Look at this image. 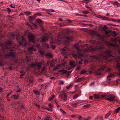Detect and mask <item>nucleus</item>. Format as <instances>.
<instances>
[{"label":"nucleus","mask_w":120,"mask_h":120,"mask_svg":"<svg viewBox=\"0 0 120 120\" xmlns=\"http://www.w3.org/2000/svg\"><path fill=\"white\" fill-rule=\"evenodd\" d=\"M112 52L110 50H108L104 52H101L99 55L90 56V57H91L94 59L98 60L100 62L102 63V62L101 58V56L107 58L108 56H112Z\"/></svg>","instance_id":"1"},{"label":"nucleus","mask_w":120,"mask_h":120,"mask_svg":"<svg viewBox=\"0 0 120 120\" xmlns=\"http://www.w3.org/2000/svg\"><path fill=\"white\" fill-rule=\"evenodd\" d=\"M82 42L81 41H80L79 42H78L75 45H74V46L77 49V54H73L72 55L76 59H79L81 57H83V54L82 53L80 54V52L81 50L79 49L78 46V45L80 42Z\"/></svg>","instance_id":"2"},{"label":"nucleus","mask_w":120,"mask_h":120,"mask_svg":"<svg viewBox=\"0 0 120 120\" xmlns=\"http://www.w3.org/2000/svg\"><path fill=\"white\" fill-rule=\"evenodd\" d=\"M104 48V47L103 46H102L101 47L98 46L94 48H93L91 47H90L89 48H88L87 49L85 50H84V52H88L89 51H96L101 49L103 48Z\"/></svg>","instance_id":"3"},{"label":"nucleus","mask_w":120,"mask_h":120,"mask_svg":"<svg viewBox=\"0 0 120 120\" xmlns=\"http://www.w3.org/2000/svg\"><path fill=\"white\" fill-rule=\"evenodd\" d=\"M11 44V42L10 41L6 42L5 44H1V46L2 48V51L8 48V46H10Z\"/></svg>","instance_id":"4"},{"label":"nucleus","mask_w":120,"mask_h":120,"mask_svg":"<svg viewBox=\"0 0 120 120\" xmlns=\"http://www.w3.org/2000/svg\"><path fill=\"white\" fill-rule=\"evenodd\" d=\"M105 69H106V71H110L111 70L110 68H107V67L106 65H102L100 66V68L98 69L97 71H101Z\"/></svg>","instance_id":"5"},{"label":"nucleus","mask_w":120,"mask_h":120,"mask_svg":"<svg viewBox=\"0 0 120 120\" xmlns=\"http://www.w3.org/2000/svg\"><path fill=\"white\" fill-rule=\"evenodd\" d=\"M42 64V63L41 62H39L36 64L33 63L30 64V66L35 67L38 69L39 70L41 68Z\"/></svg>","instance_id":"6"},{"label":"nucleus","mask_w":120,"mask_h":120,"mask_svg":"<svg viewBox=\"0 0 120 120\" xmlns=\"http://www.w3.org/2000/svg\"><path fill=\"white\" fill-rule=\"evenodd\" d=\"M16 40L19 41V43L20 45H22L23 41L25 40V39L24 38L23 36H22L21 37H17Z\"/></svg>","instance_id":"7"},{"label":"nucleus","mask_w":120,"mask_h":120,"mask_svg":"<svg viewBox=\"0 0 120 120\" xmlns=\"http://www.w3.org/2000/svg\"><path fill=\"white\" fill-rule=\"evenodd\" d=\"M49 38V37L48 35L44 36L41 38L42 41V42H45L47 41Z\"/></svg>","instance_id":"8"},{"label":"nucleus","mask_w":120,"mask_h":120,"mask_svg":"<svg viewBox=\"0 0 120 120\" xmlns=\"http://www.w3.org/2000/svg\"><path fill=\"white\" fill-rule=\"evenodd\" d=\"M105 44L107 46L112 47H118V45H114L113 44L107 42H105Z\"/></svg>","instance_id":"9"},{"label":"nucleus","mask_w":120,"mask_h":120,"mask_svg":"<svg viewBox=\"0 0 120 120\" xmlns=\"http://www.w3.org/2000/svg\"><path fill=\"white\" fill-rule=\"evenodd\" d=\"M63 51L62 52V53L64 54V53L67 52L68 51H69V49L68 48H64L61 49Z\"/></svg>","instance_id":"10"},{"label":"nucleus","mask_w":120,"mask_h":120,"mask_svg":"<svg viewBox=\"0 0 120 120\" xmlns=\"http://www.w3.org/2000/svg\"><path fill=\"white\" fill-rule=\"evenodd\" d=\"M60 95L61 97L64 99V101H66L67 99V96L66 94H61Z\"/></svg>","instance_id":"11"},{"label":"nucleus","mask_w":120,"mask_h":120,"mask_svg":"<svg viewBox=\"0 0 120 120\" xmlns=\"http://www.w3.org/2000/svg\"><path fill=\"white\" fill-rule=\"evenodd\" d=\"M25 35H28V40L29 41L30 40V33L29 32V31L28 30H27L25 31Z\"/></svg>","instance_id":"12"},{"label":"nucleus","mask_w":120,"mask_h":120,"mask_svg":"<svg viewBox=\"0 0 120 120\" xmlns=\"http://www.w3.org/2000/svg\"><path fill=\"white\" fill-rule=\"evenodd\" d=\"M89 42L91 43L94 44H98L100 43V42L99 41H95L93 40H90Z\"/></svg>","instance_id":"13"},{"label":"nucleus","mask_w":120,"mask_h":120,"mask_svg":"<svg viewBox=\"0 0 120 120\" xmlns=\"http://www.w3.org/2000/svg\"><path fill=\"white\" fill-rule=\"evenodd\" d=\"M53 61H48L47 62V64L48 65H49V64H50V65L51 66L53 67L54 64H53Z\"/></svg>","instance_id":"14"},{"label":"nucleus","mask_w":120,"mask_h":120,"mask_svg":"<svg viewBox=\"0 0 120 120\" xmlns=\"http://www.w3.org/2000/svg\"><path fill=\"white\" fill-rule=\"evenodd\" d=\"M114 77L115 76L113 74H110L107 76V79L109 80H110V78Z\"/></svg>","instance_id":"15"},{"label":"nucleus","mask_w":120,"mask_h":120,"mask_svg":"<svg viewBox=\"0 0 120 120\" xmlns=\"http://www.w3.org/2000/svg\"><path fill=\"white\" fill-rule=\"evenodd\" d=\"M116 68H117L120 71V63L118 62L116 64Z\"/></svg>","instance_id":"16"},{"label":"nucleus","mask_w":120,"mask_h":120,"mask_svg":"<svg viewBox=\"0 0 120 120\" xmlns=\"http://www.w3.org/2000/svg\"><path fill=\"white\" fill-rule=\"evenodd\" d=\"M44 120H53L52 118L47 116L45 118Z\"/></svg>","instance_id":"17"},{"label":"nucleus","mask_w":120,"mask_h":120,"mask_svg":"<svg viewBox=\"0 0 120 120\" xmlns=\"http://www.w3.org/2000/svg\"><path fill=\"white\" fill-rule=\"evenodd\" d=\"M67 71L65 70H60L59 71V73L61 74H64L66 73Z\"/></svg>","instance_id":"18"},{"label":"nucleus","mask_w":120,"mask_h":120,"mask_svg":"<svg viewBox=\"0 0 120 120\" xmlns=\"http://www.w3.org/2000/svg\"><path fill=\"white\" fill-rule=\"evenodd\" d=\"M101 19L103 20H110V19L109 18H107L105 16H103L101 17Z\"/></svg>","instance_id":"19"},{"label":"nucleus","mask_w":120,"mask_h":120,"mask_svg":"<svg viewBox=\"0 0 120 120\" xmlns=\"http://www.w3.org/2000/svg\"><path fill=\"white\" fill-rule=\"evenodd\" d=\"M107 100L109 101H113L115 100V98H107Z\"/></svg>","instance_id":"20"},{"label":"nucleus","mask_w":120,"mask_h":120,"mask_svg":"<svg viewBox=\"0 0 120 120\" xmlns=\"http://www.w3.org/2000/svg\"><path fill=\"white\" fill-rule=\"evenodd\" d=\"M64 32L66 33L67 34H68L70 32V31L68 29H64Z\"/></svg>","instance_id":"21"},{"label":"nucleus","mask_w":120,"mask_h":120,"mask_svg":"<svg viewBox=\"0 0 120 120\" xmlns=\"http://www.w3.org/2000/svg\"><path fill=\"white\" fill-rule=\"evenodd\" d=\"M91 35L93 36L96 35L97 34V32L94 31H91Z\"/></svg>","instance_id":"22"},{"label":"nucleus","mask_w":120,"mask_h":120,"mask_svg":"<svg viewBox=\"0 0 120 120\" xmlns=\"http://www.w3.org/2000/svg\"><path fill=\"white\" fill-rule=\"evenodd\" d=\"M49 109L51 110V112L52 111V109L53 108V105H52L51 104H49Z\"/></svg>","instance_id":"23"},{"label":"nucleus","mask_w":120,"mask_h":120,"mask_svg":"<svg viewBox=\"0 0 120 120\" xmlns=\"http://www.w3.org/2000/svg\"><path fill=\"white\" fill-rule=\"evenodd\" d=\"M46 56V57H48L49 58L52 57V54L51 53H48L47 54Z\"/></svg>","instance_id":"24"},{"label":"nucleus","mask_w":120,"mask_h":120,"mask_svg":"<svg viewBox=\"0 0 120 120\" xmlns=\"http://www.w3.org/2000/svg\"><path fill=\"white\" fill-rule=\"evenodd\" d=\"M10 57H14L15 56V54L11 52H9Z\"/></svg>","instance_id":"25"},{"label":"nucleus","mask_w":120,"mask_h":120,"mask_svg":"<svg viewBox=\"0 0 120 120\" xmlns=\"http://www.w3.org/2000/svg\"><path fill=\"white\" fill-rule=\"evenodd\" d=\"M42 109H45L47 110L48 111H51V110L50 109H49L47 107L45 106H42Z\"/></svg>","instance_id":"26"},{"label":"nucleus","mask_w":120,"mask_h":120,"mask_svg":"<svg viewBox=\"0 0 120 120\" xmlns=\"http://www.w3.org/2000/svg\"><path fill=\"white\" fill-rule=\"evenodd\" d=\"M66 38L68 40H70L71 41L73 40V37L72 36L66 37Z\"/></svg>","instance_id":"27"},{"label":"nucleus","mask_w":120,"mask_h":120,"mask_svg":"<svg viewBox=\"0 0 120 120\" xmlns=\"http://www.w3.org/2000/svg\"><path fill=\"white\" fill-rule=\"evenodd\" d=\"M5 57V58H8L10 57V55L9 54V52H8L5 54L4 56Z\"/></svg>","instance_id":"28"},{"label":"nucleus","mask_w":120,"mask_h":120,"mask_svg":"<svg viewBox=\"0 0 120 120\" xmlns=\"http://www.w3.org/2000/svg\"><path fill=\"white\" fill-rule=\"evenodd\" d=\"M120 110V107H118L117 109L115 110L114 111V112L116 113H118Z\"/></svg>","instance_id":"29"},{"label":"nucleus","mask_w":120,"mask_h":120,"mask_svg":"<svg viewBox=\"0 0 120 120\" xmlns=\"http://www.w3.org/2000/svg\"><path fill=\"white\" fill-rule=\"evenodd\" d=\"M115 59L116 61H120V56H116L115 58Z\"/></svg>","instance_id":"30"},{"label":"nucleus","mask_w":120,"mask_h":120,"mask_svg":"<svg viewBox=\"0 0 120 120\" xmlns=\"http://www.w3.org/2000/svg\"><path fill=\"white\" fill-rule=\"evenodd\" d=\"M71 105L74 107H76L78 106V104L77 103L72 104Z\"/></svg>","instance_id":"31"},{"label":"nucleus","mask_w":120,"mask_h":120,"mask_svg":"<svg viewBox=\"0 0 120 120\" xmlns=\"http://www.w3.org/2000/svg\"><path fill=\"white\" fill-rule=\"evenodd\" d=\"M55 97V96L54 95H53L52 97H51L49 99V101H52Z\"/></svg>","instance_id":"32"},{"label":"nucleus","mask_w":120,"mask_h":120,"mask_svg":"<svg viewBox=\"0 0 120 120\" xmlns=\"http://www.w3.org/2000/svg\"><path fill=\"white\" fill-rule=\"evenodd\" d=\"M70 64L71 66H74L75 65V62L73 61H70L69 63Z\"/></svg>","instance_id":"33"},{"label":"nucleus","mask_w":120,"mask_h":120,"mask_svg":"<svg viewBox=\"0 0 120 120\" xmlns=\"http://www.w3.org/2000/svg\"><path fill=\"white\" fill-rule=\"evenodd\" d=\"M82 13L84 14H88L89 13V12L87 11H82Z\"/></svg>","instance_id":"34"},{"label":"nucleus","mask_w":120,"mask_h":120,"mask_svg":"<svg viewBox=\"0 0 120 120\" xmlns=\"http://www.w3.org/2000/svg\"><path fill=\"white\" fill-rule=\"evenodd\" d=\"M112 34L113 36H116L117 35V34L116 33V32L115 31H113L112 32Z\"/></svg>","instance_id":"35"},{"label":"nucleus","mask_w":120,"mask_h":120,"mask_svg":"<svg viewBox=\"0 0 120 120\" xmlns=\"http://www.w3.org/2000/svg\"><path fill=\"white\" fill-rule=\"evenodd\" d=\"M12 98H14V99H16L18 98V95H13L11 97Z\"/></svg>","instance_id":"36"},{"label":"nucleus","mask_w":120,"mask_h":120,"mask_svg":"<svg viewBox=\"0 0 120 120\" xmlns=\"http://www.w3.org/2000/svg\"><path fill=\"white\" fill-rule=\"evenodd\" d=\"M83 79L82 78H80L77 79V82H80Z\"/></svg>","instance_id":"37"},{"label":"nucleus","mask_w":120,"mask_h":120,"mask_svg":"<svg viewBox=\"0 0 120 120\" xmlns=\"http://www.w3.org/2000/svg\"><path fill=\"white\" fill-rule=\"evenodd\" d=\"M36 21L38 23H40L41 22V20L40 19H38L36 20Z\"/></svg>","instance_id":"38"},{"label":"nucleus","mask_w":120,"mask_h":120,"mask_svg":"<svg viewBox=\"0 0 120 120\" xmlns=\"http://www.w3.org/2000/svg\"><path fill=\"white\" fill-rule=\"evenodd\" d=\"M109 97L111 98H116L115 96L112 94H110Z\"/></svg>","instance_id":"39"},{"label":"nucleus","mask_w":120,"mask_h":120,"mask_svg":"<svg viewBox=\"0 0 120 120\" xmlns=\"http://www.w3.org/2000/svg\"><path fill=\"white\" fill-rule=\"evenodd\" d=\"M110 111H109V112L107 113V114H106L105 115V118H107V117L109 116L110 115Z\"/></svg>","instance_id":"40"},{"label":"nucleus","mask_w":120,"mask_h":120,"mask_svg":"<svg viewBox=\"0 0 120 120\" xmlns=\"http://www.w3.org/2000/svg\"><path fill=\"white\" fill-rule=\"evenodd\" d=\"M86 72V71L85 70H83L81 71V73L82 74H85Z\"/></svg>","instance_id":"41"},{"label":"nucleus","mask_w":120,"mask_h":120,"mask_svg":"<svg viewBox=\"0 0 120 120\" xmlns=\"http://www.w3.org/2000/svg\"><path fill=\"white\" fill-rule=\"evenodd\" d=\"M38 52L41 54L42 55H44V52L42 51L39 50L38 51Z\"/></svg>","instance_id":"42"},{"label":"nucleus","mask_w":120,"mask_h":120,"mask_svg":"<svg viewBox=\"0 0 120 120\" xmlns=\"http://www.w3.org/2000/svg\"><path fill=\"white\" fill-rule=\"evenodd\" d=\"M60 111L64 114H65L66 113V112L64 111L61 109H60Z\"/></svg>","instance_id":"43"},{"label":"nucleus","mask_w":120,"mask_h":120,"mask_svg":"<svg viewBox=\"0 0 120 120\" xmlns=\"http://www.w3.org/2000/svg\"><path fill=\"white\" fill-rule=\"evenodd\" d=\"M90 105L89 104H87L83 106V107L85 108H88L90 107Z\"/></svg>","instance_id":"44"},{"label":"nucleus","mask_w":120,"mask_h":120,"mask_svg":"<svg viewBox=\"0 0 120 120\" xmlns=\"http://www.w3.org/2000/svg\"><path fill=\"white\" fill-rule=\"evenodd\" d=\"M30 41H32V39H33L34 40V37L32 34L30 33Z\"/></svg>","instance_id":"45"},{"label":"nucleus","mask_w":120,"mask_h":120,"mask_svg":"<svg viewBox=\"0 0 120 120\" xmlns=\"http://www.w3.org/2000/svg\"><path fill=\"white\" fill-rule=\"evenodd\" d=\"M46 69V67L45 66L43 67L42 69V71H43L45 70Z\"/></svg>","instance_id":"46"},{"label":"nucleus","mask_w":120,"mask_h":120,"mask_svg":"<svg viewBox=\"0 0 120 120\" xmlns=\"http://www.w3.org/2000/svg\"><path fill=\"white\" fill-rule=\"evenodd\" d=\"M114 4L116 5L117 6H120V4L117 2H114Z\"/></svg>","instance_id":"47"},{"label":"nucleus","mask_w":120,"mask_h":120,"mask_svg":"<svg viewBox=\"0 0 120 120\" xmlns=\"http://www.w3.org/2000/svg\"><path fill=\"white\" fill-rule=\"evenodd\" d=\"M57 100V99H55V102L56 103V105L57 107H61V106L60 105H59L58 104H57V103L56 101V100Z\"/></svg>","instance_id":"48"},{"label":"nucleus","mask_w":120,"mask_h":120,"mask_svg":"<svg viewBox=\"0 0 120 120\" xmlns=\"http://www.w3.org/2000/svg\"><path fill=\"white\" fill-rule=\"evenodd\" d=\"M7 11H8V14H9L11 12V10H10V8H7Z\"/></svg>","instance_id":"49"},{"label":"nucleus","mask_w":120,"mask_h":120,"mask_svg":"<svg viewBox=\"0 0 120 120\" xmlns=\"http://www.w3.org/2000/svg\"><path fill=\"white\" fill-rule=\"evenodd\" d=\"M34 92L36 93V94L39 95L40 94V93L39 92H38L37 90H35L34 91Z\"/></svg>","instance_id":"50"},{"label":"nucleus","mask_w":120,"mask_h":120,"mask_svg":"<svg viewBox=\"0 0 120 120\" xmlns=\"http://www.w3.org/2000/svg\"><path fill=\"white\" fill-rule=\"evenodd\" d=\"M24 13L26 15H30V12H25Z\"/></svg>","instance_id":"51"},{"label":"nucleus","mask_w":120,"mask_h":120,"mask_svg":"<svg viewBox=\"0 0 120 120\" xmlns=\"http://www.w3.org/2000/svg\"><path fill=\"white\" fill-rule=\"evenodd\" d=\"M23 74H22L20 75V78H22V77L25 74V72H22Z\"/></svg>","instance_id":"52"},{"label":"nucleus","mask_w":120,"mask_h":120,"mask_svg":"<svg viewBox=\"0 0 120 120\" xmlns=\"http://www.w3.org/2000/svg\"><path fill=\"white\" fill-rule=\"evenodd\" d=\"M78 97L77 94H76L73 97V98L74 99H76Z\"/></svg>","instance_id":"53"},{"label":"nucleus","mask_w":120,"mask_h":120,"mask_svg":"<svg viewBox=\"0 0 120 120\" xmlns=\"http://www.w3.org/2000/svg\"><path fill=\"white\" fill-rule=\"evenodd\" d=\"M75 15H76V16H83V15H81V14H78V13H76L75 14Z\"/></svg>","instance_id":"54"},{"label":"nucleus","mask_w":120,"mask_h":120,"mask_svg":"<svg viewBox=\"0 0 120 120\" xmlns=\"http://www.w3.org/2000/svg\"><path fill=\"white\" fill-rule=\"evenodd\" d=\"M10 6L12 8H15V6L13 4H11L10 5Z\"/></svg>","instance_id":"55"},{"label":"nucleus","mask_w":120,"mask_h":120,"mask_svg":"<svg viewBox=\"0 0 120 120\" xmlns=\"http://www.w3.org/2000/svg\"><path fill=\"white\" fill-rule=\"evenodd\" d=\"M71 86V85H69L68 86H67L66 88L67 89H69L70 87Z\"/></svg>","instance_id":"56"},{"label":"nucleus","mask_w":120,"mask_h":120,"mask_svg":"<svg viewBox=\"0 0 120 120\" xmlns=\"http://www.w3.org/2000/svg\"><path fill=\"white\" fill-rule=\"evenodd\" d=\"M112 21L115 22H118V21H120V20H116L114 19H113L112 20Z\"/></svg>","instance_id":"57"},{"label":"nucleus","mask_w":120,"mask_h":120,"mask_svg":"<svg viewBox=\"0 0 120 120\" xmlns=\"http://www.w3.org/2000/svg\"><path fill=\"white\" fill-rule=\"evenodd\" d=\"M90 117H88L87 118L84 119V120H90Z\"/></svg>","instance_id":"58"},{"label":"nucleus","mask_w":120,"mask_h":120,"mask_svg":"<svg viewBox=\"0 0 120 120\" xmlns=\"http://www.w3.org/2000/svg\"><path fill=\"white\" fill-rule=\"evenodd\" d=\"M45 46H44L46 48H49V45L47 44H45Z\"/></svg>","instance_id":"59"},{"label":"nucleus","mask_w":120,"mask_h":120,"mask_svg":"<svg viewBox=\"0 0 120 120\" xmlns=\"http://www.w3.org/2000/svg\"><path fill=\"white\" fill-rule=\"evenodd\" d=\"M36 15L37 16H40L41 15V14L39 13H38L36 14Z\"/></svg>","instance_id":"60"},{"label":"nucleus","mask_w":120,"mask_h":120,"mask_svg":"<svg viewBox=\"0 0 120 120\" xmlns=\"http://www.w3.org/2000/svg\"><path fill=\"white\" fill-rule=\"evenodd\" d=\"M51 47L53 49H54L56 48L55 46L53 45H51Z\"/></svg>","instance_id":"61"},{"label":"nucleus","mask_w":120,"mask_h":120,"mask_svg":"<svg viewBox=\"0 0 120 120\" xmlns=\"http://www.w3.org/2000/svg\"><path fill=\"white\" fill-rule=\"evenodd\" d=\"M85 6L87 8H90V7L88 6L87 3H86V4Z\"/></svg>","instance_id":"62"},{"label":"nucleus","mask_w":120,"mask_h":120,"mask_svg":"<svg viewBox=\"0 0 120 120\" xmlns=\"http://www.w3.org/2000/svg\"><path fill=\"white\" fill-rule=\"evenodd\" d=\"M94 96L97 98H98L99 97V95H98L95 94L94 95Z\"/></svg>","instance_id":"63"},{"label":"nucleus","mask_w":120,"mask_h":120,"mask_svg":"<svg viewBox=\"0 0 120 120\" xmlns=\"http://www.w3.org/2000/svg\"><path fill=\"white\" fill-rule=\"evenodd\" d=\"M35 105L36 106H37L38 108H40V106L38 104H36Z\"/></svg>","instance_id":"64"}]
</instances>
